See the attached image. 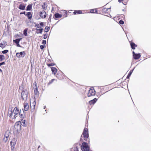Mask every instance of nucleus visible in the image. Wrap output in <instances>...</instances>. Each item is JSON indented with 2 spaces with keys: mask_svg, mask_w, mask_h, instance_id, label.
Here are the masks:
<instances>
[{
  "mask_svg": "<svg viewBox=\"0 0 151 151\" xmlns=\"http://www.w3.org/2000/svg\"><path fill=\"white\" fill-rule=\"evenodd\" d=\"M13 107L9 108L8 111L9 116L12 119H15L18 116V114L20 112L21 110L17 107L14 108L13 110Z\"/></svg>",
  "mask_w": 151,
  "mask_h": 151,
  "instance_id": "obj_1",
  "label": "nucleus"
},
{
  "mask_svg": "<svg viewBox=\"0 0 151 151\" xmlns=\"http://www.w3.org/2000/svg\"><path fill=\"white\" fill-rule=\"evenodd\" d=\"M21 122L19 121L16 122L14 126V131L16 133H18L21 130Z\"/></svg>",
  "mask_w": 151,
  "mask_h": 151,
  "instance_id": "obj_2",
  "label": "nucleus"
},
{
  "mask_svg": "<svg viewBox=\"0 0 151 151\" xmlns=\"http://www.w3.org/2000/svg\"><path fill=\"white\" fill-rule=\"evenodd\" d=\"M81 148L83 151H89L90 149L87 143L85 142L82 143Z\"/></svg>",
  "mask_w": 151,
  "mask_h": 151,
  "instance_id": "obj_3",
  "label": "nucleus"
},
{
  "mask_svg": "<svg viewBox=\"0 0 151 151\" xmlns=\"http://www.w3.org/2000/svg\"><path fill=\"white\" fill-rule=\"evenodd\" d=\"M21 97L23 100L26 101L27 99V90H23L21 93Z\"/></svg>",
  "mask_w": 151,
  "mask_h": 151,
  "instance_id": "obj_4",
  "label": "nucleus"
},
{
  "mask_svg": "<svg viewBox=\"0 0 151 151\" xmlns=\"http://www.w3.org/2000/svg\"><path fill=\"white\" fill-rule=\"evenodd\" d=\"M82 134L83 135V136L84 138V140H86V139H87L89 136L88 128L86 127H85L84 129Z\"/></svg>",
  "mask_w": 151,
  "mask_h": 151,
  "instance_id": "obj_5",
  "label": "nucleus"
},
{
  "mask_svg": "<svg viewBox=\"0 0 151 151\" xmlns=\"http://www.w3.org/2000/svg\"><path fill=\"white\" fill-rule=\"evenodd\" d=\"M96 91L94 89L90 88L88 91V96L90 97L91 96H93L95 95Z\"/></svg>",
  "mask_w": 151,
  "mask_h": 151,
  "instance_id": "obj_6",
  "label": "nucleus"
},
{
  "mask_svg": "<svg viewBox=\"0 0 151 151\" xmlns=\"http://www.w3.org/2000/svg\"><path fill=\"white\" fill-rule=\"evenodd\" d=\"M26 55L24 51L21 52H17L16 53V55L17 57L18 58L21 57H24Z\"/></svg>",
  "mask_w": 151,
  "mask_h": 151,
  "instance_id": "obj_7",
  "label": "nucleus"
},
{
  "mask_svg": "<svg viewBox=\"0 0 151 151\" xmlns=\"http://www.w3.org/2000/svg\"><path fill=\"white\" fill-rule=\"evenodd\" d=\"M40 16L42 18H45L46 17V13L44 10L40 12Z\"/></svg>",
  "mask_w": 151,
  "mask_h": 151,
  "instance_id": "obj_8",
  "label": "nucleus"
},
{
  "mask_svg": "<svg viewBox=\"0 0 151 151\" xmlns=\"http://www.w3.org/2000/svg\"><path fill=\"white\" fill-rule=\"evenodd\" d=\"M24 111L23 109H22V110H21L20 112L19 113V117L22 119L24 118Z\"/></svg>",
  "mask_w": 151,
  "mask_h": 151,
  "instance_id": "obj_9",
  "label": "nucleus"
},
{
  "mask_svg": "<svg viewBox=\"0 0 151 151\" xmlns=\"http://www.w3.org/2000/svg\"><path fill=\"white\" fill-rule=\"evenodd\" d=\"M25 7V5L24 4H21L19 5L18 8L20 10H24Z\"/></svg>",
  "mask_w": 151,
  "mask_h": 151,
  "instance_id": "obj_10",
  "label": "nucleus"
},
{
  "mask_svg": "<svg viewBox=\"0 0 151 151\" xmlns=\"http://www.w3.org/2000/svg\"><path fill=\"white\" fill-rule=\"evenodd\" d=\"M52 74L55 75L57 71V69L55 67H52L51 68Z\"/></svg>",
  "mask_w": 151,
  "mask_h": 151,
  "instance_id": "obj_11",
  "label": "nucleus"
},
{
  "mask_svg": "<svg viewBox=\"0 0 151 151\" xmlns=\"http://www.w3.org/2000/svg\"><path fill=\"white\" fill-rule=\"evenodd\" d=\"M97 99L95 98L89 101V103L90 105L94 104L97 101Z\"/></svg>",
  "mask_w": 151,
  "mask_h": 151,
  "instance_id": "obj_12",
  "label": "nucleus"
},
{
  "mask_svg": "<svg viewBox=\"0 0 151 151\" xmlns=\"http://www.w3.org/2000/svg\"><path fill=\"white\" fill-rule=\"evenodd\" d=\"M29 106L27 103H25L24 104V111H27L29 109Z\"/></svg>",
  "mask_w": 151,
  "mask_h": 151,
  "instance_id": "obj_13",
  "label": "nucleus"
},
{
  "mask_svg": "<svg viewBox=\"0 0 151 151\" xmlns=\"http://www.w3.org/2000/svg\"><path fill=\"white\" fill-rule=\"evenodd\" d=\"M135 60L139 59L141 57V55L140 53H136L133 56Z\"/></svg>",
  "mask_w": 151,
  "mask_h": 151,
  "instance_id": "obj_14",
  "label": "nucleus"
},
{
  "mask_svg": "<svg viewBox=\"0 0 151 151\" xmlns=\"http://www.w3.org/2000/svg\"><path fill=\"white\" fill-rule=\"evenodd\" d=\"M26 16L29 19H30L32 17V15L31 12H29L27 13Z\"/></svg>",
  "mask_w": 151,
  "mask_h": 151,
  "instance_id": "obj_15",
  "label": "nucleus"
},
{
  "mask_svg": "<svg viewBox=\"0 0 151 151\" xmlns=\"http://www.w3.org/2000/svg\"><path fill=\"white\" fill-rule=\"evenodd\" d=\"M130 45L131 48L133 50L135 49V47H137V45L133 42H130Z\"/></svg>",
  "mask_w": 151,
  "mask_h": 151,
  "instance_id": "obj_16",
  "label": "nucleus"
},
{
  "mask_svg": "<svg viewBox=\"0 0 151 151\" xmlns=\"http://www.w3.org/2000/svg\"><path fill=\"white\" fill-rule=\"evenodd\" d=\"M36 88L34 90V93L35 95L37 96L39 94V92L38 91V89L37 85H35V86Z\"/></svg>",
  "mask_w": 151,
  "mask_h": 151,
  "instance_id": "obj_17",
  "label": "nucleus"
},
{
  "mask_svg": "<svg viewBox=\"0 0 151 151\" xmlns=\"http://www.w3.org/2000/svg\"><path fill=\"white\" fill-rule=\"evenodd\" d=\"M32 4H29L26 7V10L27 11H30L32 9Z\"/></svg>",
  "mask_w": 151,
  "mask_h": 151,
  "instance_id": "obj_18",
  "label": "nucleus"
},
{
  "mask_svg": "<svg viewBox=\"0 0 151 151\" xmlns=\"http://www.w3.org/2000/svg\"><path fill=\"white\" fill-rule=\"evenodd\" d=\"M54 16L55 18H61L62 15V14H59L58 13H55L54 14Z\"/></svg>",
  "mask_w": 151,
  "mask_h": 151,
  "instance_id": "obj_19",
  "label": "nucleus"
},
{
  "mask_svg": "<svg viewBox=\"0 0 151 151\" xmlns=\"http://www.w3.org/2000/svg\"><path fill=\"white\" fill-rule=\"evenodd\" d=\"M110 8H104L102 10V13H105L108 12L107 11H108V10H110V11H111L110 10Z\"/></svg>",
  "mask_w": 151,
  "mask_h": 151,
  "instance_id": "obj_20",
  "label": "nucleus"
},
{
  "mask_svg": "<svg viewBox=\"0 0 151 151\" xmlns=\"http://www.w3.org/2000/svg\"><path fill=\"white\" fill-rule=\"evenodd\" d=\"M9 131H6L5 132V134H4V137L7 138H8V137L9 136Z\"/></svg>",
  "mask_w": 151,
  "mask_h": 151,
  "instance_id": "obj_21",
  "label": "nucleus"
},
{
  "mask_svg": "<svg viewBox=\"0 0 151 151\" xmlns=\"http://www.w3.org/2000/svg\"><path fill=\"white\" fill-rule=\"evenodd\" d=\"M16 143L14 140H12V141H11V142L10 144H11V146H12V150H13V149H14V146H15Z\"/></svg>",
  "mask_w": 151,
  "mask_h": 151,
  "instance_id": "obj_22",
  "label": "nucleus"
},
{
  "mask_svg": "<svg viewBox=\"0 0 151 151\" xmlns=\"http://www.w3.org/2000/svg\"><path fill=\"white\" fill-rule=\"evenodd\" d=\"M134 68H134L133 69H132V70H130V71H129V73L127 77V78L128 79L129 78L130 76L131 75V74H132V73L133 72V71Z\"/></svg>",
  "mask_w": 151,
  "mask_h": 151,
  "instance_id": "obj_23",
  "label": "nucleus"
},
{
  "mask_svg": "<svg viewBox=\"0 0 151 151\" xmlns=\"http://www.w3.org/2000/svg\"><path fill=\"white\" fill-rule=\"evenodd\" d=\"M47 6H46V4L45 3H44L43 5L42 6V8L43 9L46 10L47 9Z\"/></svg>",
  "mask_w": 151,
  "mask_h": 151,
  "instance_id": "obj_24",
  "label": "nucleus"
},
{
  "mask_svg": "<svg viewBox=\"0 0 151 151\" xmlns=\"http://www.w3.org/2000/svg\"><path fill=\"white\" fill-rule=\"evenodd\" d=\"M25 120H23V119H22L21 120V122L22 123V124L21 125L22 126H24V127H26V124H25Z\"/></svg>",
  "mask_w": 151,
  "mask_h": 151,
  "instance_id": "obj_25",
  "label": "nucleus"
},
{
  "mask_svg": "<svg viewBox=\"0 0 151 151\" xmlns=\"http://www.w3.org/2000/svg\"><path fill=\"white\" fill-rule=\"evenodd\" d=\"M97 11L96 9H91V10L90 12L92 13H97Z\"/></svg>",
  "mask_w": 151,
  "mask_h": 151,
  "instance_id": "obj_26",
  "label": "nucleus"
},
{
  "mask_svg": "<svg viewBox=\"0 0 151 151\" xmlns=\"http://www.w3.org/2000/svg\"><path fill=\"white\" fill-rule=\"evenodd\" d=\"M36 30L37 31H39V32H37V33L38 34L40 33L41 34L43 30V29L42 28H40L39 29H36Z\"/></svg>",
  "mask_w": 151,
  "mask_h": 151,
  "instance_id": "obj_27",
  "label": "nucleus"
},
{
  "mask_svg": "<svg viewBox=\"0 0 151 151\" xmlns=\"http://www.w3.org/2000/svg\"><path fill=\"white\" fill-rule=\"evenodd\" d=\"M5 58L4 55H0V62L2 61Z\"/></svg>",
  "mask_w": 151,
  "mask_h": 151,
  "instance_id": "obj_28",
  "label": "nucleus"
},
{
  "mask_svg": "<svg viewBox=\"0 0 151 151\" xmlns=\"http://www.w3.org/2000/svg\"><path fill=\"white\" fill-rule=\"evenodd\" d=\"M28 30L27 28L25 29L23 31V34L25 36H27V32Z\"/></svg>",
  "mask_w": 151,
  "mask_h": 151,
  "instance_id": "obj_29",
  "label": "nucleus"
},
{
  "mask_svg": "<svg viewBox=\"0 0 151 151\" xmlns=\"http://www.w3.org/2000/svg\"><path fill=\"white\" fill-rule=\"evenodd\" d=\"M50 27L48 26H46L45 29V32H47L49 30Z\"/></svg>",
  "mask_w": 151,
  "mask_h": 151,
  "instance_id": "obj_30",
  "label": "nucleus"
},
{
  "mask_svg": "<svg viewBox=\"0 0 151 151\" xmlns=\"http://www.w3.org/2000/svg\"><path fill=\"white\" fill-rule=\"evenodd\" d=\"M34 24H35V27H36L37 28H40L41 27L40 26L39 24H37L35 22H34Z\"/></svg>",
  "mask_w": 151,
  "mask_h": 151,
  "instance_id": "obj_31",
  "label": "nucleus"
},
{
  "mask_svg": "<svg viewBox=\"0 0 151 151\" xmlns=\"http://www.w3.org/2000/svg\"><path fill=\"white\" fill-rule=\"evenodd\" d=\"M55 65V64L53 63H50L49 64H47V65L49 67L53 66Z\"/></svg>",
  "mask_w": 151,
  "mask_h": 151,
  "instance_id": "obj_32",
  "label": "nucleus"
},
{
  "mask_svg": "<svg viewBox=\"0 0 151 151\" xmlns=\"http://www.w3.org/2000/svg\"><path fill=\"white\" fill-rule=\"evenodd\" d=\"M8 52V50H4L2 51V52L3 54H6Z\"/></svg>",
  "mask_w": 151,
  "mask_h": 151,
  "instance_id": "obj_33",
  "label": "nucleus"
},
{
  "mask_svg": "<svg viewBox=\"0 0 151 151\" xmlns=\"http://www.w3.org/2000/svg\"><path fill=\"white\" fill-rule=\"evenodd\" d=\"M0 47L2 48H4L5 47V46L4 45L2 42L0 43Z\"/></svg>",
  "mask_w": 151,
  "mask_h": 151,
  "instance_id": "obj_34",
  "label": "nucleus"
},
{
  "mask_svg": "<svg viewBox=\"0 0 151 151\" xmlns=\"http://www.w3.org/2000/svg\"><path fill=\"white\" fill-rule=\"evenodd\" d=\"M13 42L15 43L16 44L19 42L18 40H17V39L13 40Z\"/></svg>",
  "mask_w": 151,
  "mask_h": 151,
  "instance_id": "obj_35",
  "label": "nucleus"
},
{
  "mask_svg": "<svg viewBox=\"0 0 151 151\" xmlns=\"http://www.w3.org/2000/svg\"><path fill=\"white\" fill-rule=\"evenodd\" d=\"M54 80H55L54 79H52L51 81H49V83H48V84H51L53 82V81Z\"/></svg>",
  "mask_w": 151,
  "mask_h": 151,
  "instance_id": "obj_36",
  "label": "nucleus"
},
{
  "mask_svg": "<svg viewBox=\"0 0 151 151\" xmlns=\"http://www.w3.org/2000/svg\"><path fill=\"white\" fill-rule=\"evenodd\" d=\"M48 35L47 34H45L44 35L43 38L44 39H46L47 38Z\"/></svg>",
  "mask_w": 151,
  "mask_h": 151,
  "instance_id": "obj_37",
  "label": "nucleus"
},
{
  "mask_svg": "<svg viewBox=\"0 0 151 151\" xmlns=\"http://www.w3.org/2000/svg\"><path fill=\"white\" fill-rule=\"evenodd\" d=\"M82 12L81 10H77V14H82Z\"/></svg>",
  "mask_w": 151,
  "mask_h": 151,
  "instance_id": "obj_38",
  "label": "nucleus"
},
{
  "mask_svg": "<svg viewBox=\"0 0 151 151\" xmlns=\"http://www.w3.org/2000/svg\"><path fill=\"white\" fill-rule=\"evenodd\" d=\"M119 23L121 24H123L124 23V22L122 20H120L119 21Z\"/></svg>",
  "mask_w": 151,
  "mask_h": 151,
  "instance_id": "obj_39",
  "label": "nucleus"
},
{
  "mask_svg": "<svg viewBox=\"0 0 151 151\" xmlns=\"http://www.w3.org/2000/svg\"><path fill=\"white\" fill-rule=\"evenodd\" d=\"M46 42V40H43L42 41V44L43 45H45Z\"/></svg>",
  "mask_w": 151,
  "mask_h": 151,
  "instance_id": "obj_40",
  "label": "nucleus"
},
{
  "mask_svg": "<svg viewBox=\"0 0 151 151\" xmlns=\"http://www.w3.org/2000/svg\"><path fill=\"white\" fill-rule=\"evenodd\" d=\"M5 62H3L1 63H0V66H1V65H5Z\"/></svg>",
  "mask_w": 151,
  "mask_h": 151,
  "instance_id": "obj_41",
  "label": "nucleus"
},
{
  "mask_svg": "<svg viewBox=\"0 0 151 151\" xmlns=\"http://www.w3.org/2000/svg\"><path fill=\"white\" fill-rule=\"evenodd\" d=\"M40 24L42 27H43L44 26V23L42 22H40Z\"/></svg>",
  "mask_w": 151,
  "mask_h": 151,
  "instance_id": "obj_42",
  "label": "nucleus"
},
{
  "mask_svg": "<svg viewBox=\"0 0 151 151\" xmlns=\"http://www.w3.org/2000/svg\"><path fill=\"white\" fill-rule=\"evenodd\" d=\"M45 46L44 45H41L40 46V48L41 50H43Z\"/></svg>",
  "mask_w": 151,
  "mask_h": 151,
  "instance_id": "obj_43",
  "label": "nucleus"
},
{
  "mask_svg": "<svg viewBox=\"0 0 151 151\" xmlns=\"http://www.w3.org/2000/svg\"><path fill=\"white\" fill-rule=\"evenodd\" d=\"M74 151H79L78 150V148L77 147H76Z\"/></svg>",
  "mask_w": 151,
  "mask_h": 151,
  "instance_id": "obj_44",
  "label": "nucleus"
},
{
  "mask_svg": "<svg viewBox=\"0 0 151 151\" xmlns=\"http://www.w3.org/2000/svg\"><path fill=\"white\" fill-rule=\"evenodd\" d=\"M6 42L5 41H4L3 42V43L4 45L5 46L6 45Z\"/></svg>",
  "mask_w": 151,
  "mask_h": 151,
  "instance_id": "obj_45",
  "label": "nucleus"
},
{
  "mask_svg": "<svg viewBox=\"0 0 151 151\" xmlns=\"http://www.w3.org/2000/svg\"><path fill=\"white\" fill-rule=\"evenodd\" d=\"M8 138H4V141L5 142H6L7 140H8Z\"/></svg>",
  "mask_w": 151,
  "mask_h": 151,
  "instance_id": "obj_46",
  "label": "nucleus"
},
{
  "mask_svg": "<svg viewBox=\"0 0 151 151\" xmlns=\"http://www.w3.org/2000/svg\"><path fill=\"white\" fill-rule=\"evenodd\" d=\"M16 45H17V47H22V46H21L20 45H19V43H17Z\"/></svg>",
  "mask_w": 151,
  "mask_h": 151,
  "instance_id": "obj_47",
  "label": "nucleus"
},
{
  "mask_svg": "<svg viewBox=\"0 0 151 151\" xmlns=\"http://www.w3.org/2000/svg\"><path fill=\"white\" fill-rule=\"evenodd\" d=\"M65 11V17H67V12Z\"/></svg>",
  "mask_w": 151,
  "mask_h": 151,
  "instance_id": "obj_48",
  "label": "nucleus"
},
{
  "mask_svg": "<svg viewBox=\"0 0 151 151\" xmlns=\"http://www.w3.org/2000/svg\"><path fill=\"white\" fill-rule=\"evenodd\" d=\"M51 17H50H50H49L48 20L49 22H51Z\"/></svg>",
  "mask_w": 151,
  "mask_h": 151,
  "instance_id": "obj_49",
  "label": "nucleus"
},
{
  "mask_svg": "<svg viewBox=\"0 0 151 151\" xmlns=\"http://www.w3.org/2000/svg\"><path fill=\"white\" fill-rule=\"evenodd\" d=\"M73 14H77V10L73 12Z\"/></svg>",
  "mask_w": 151,
  "mask_h": 151,
  "instance_id": "obj_50",
  "label": "nucleus"
},
{
  "mask_svg": "<svg viewBox=\"0 0 151 151\" xmlns=\"http://www.w3.org/2000/svg\"><path fill=\"white\" fill-rule=\"evenodd\" d=\"M22 39V38H18L17 39V40L19 42L20 40Z\"/></svg>",
  "mask_w": 151,
  "mask_h": 151,
  "instance_id": "obj_51",
  "label": "nucleus"
},
{
  "mask_svg": "<svg viewBox=\"0 0 151 151\" xmlns=\"http://www.w3.org/2000/svg\"><path fill=\"white\" fill-rule=\"evenodd\" d=\"M20 14H24L25 15V12H23L20 13Z\"/></svg>",
  "mask_w": 151,
  "mask_h": 151,
  "instance_id": "obj_52",
  "label": "nucleus"
},
{
  "mask_svg": "<svg viewBox=\"0 0 151 151\" xmlns=\"http://www.w3.org/2000/svg\"><path fill=\"white\" fill-rule=\"evenodd\" d=\"M58 78L59 76V74L58 73L56 76Z\"/></svg>",
  "mask_w": 151,
  "mask_h": 151,
  "instance_id": "obj_53",
  "label": "nucleus"
},
{
  "mask_svg": "<svg viewBox=\"0 0 151 151\" xmlns=\"http://www.w3.org/2000/svg\"><path fill=\"white\" fill-rule=\"evenodd\" d=\"M123 1V0H118V1L120 3L121 2H122V1Z\"/></svg>",
  "mask_w": 151,
  "mask_h": 151,
  "instance_id": "obj_54",
  "label": "nucleus"
},
{
  "mask_svg": "<svg viewBox=\"0 0 151 151\" xmlns=\"http://www.w3.org/2000/svg\"><path fill=\"white\" fill-rule=\"evenodd\" d=\"M132 54H133V56H134L135 54L136 53H135V52H134V51H133V52H132Z\"/></svg>",
  "mask_w": 151,
  "mask_h": 151,
  "instance_id": "obj_55",
  "label": "nucleus"
},
{
  "mask_svg": "<svg viewBox=\"0 0 151 151\" xmlns=\"http://www.w3.org/2000/svg\"><path fill=\"white\" fill-rule=\"evenodd\" d=\"M46 108V106H44V109H45Z\"/></svg>",
  "mask_w": 151,
  "mask_h": 151,
  "instance_id": "obj_56",
  "label": "nucleus"
},
{
  "mask_svg": "<svg viewBox=\"0 0 151 151\" xmlns=\"http://www.w3.org/2000/svg\"><path fill=\"white\" fill-rule=\"evenodd\" d=\"M0 71L1 72H2V70H1V69H0Z\"/></svg>",
  "mask_w": 151,
  "mask_h": 151,
  "instance_id": "obj_57",
  "label": "nucleus"
},
{
  "mask_svg": "<svg viewBox=\"0 0 151 151\" xmlns=\"http://www.w3.org/2000/svg\"><path fill=\"white\" fill-rule=\"evenodd\" d=\"M24 2H27V0H24Z\"/></svg>",
  "mask_w": 151,
  "mask_h": 151,
  "instance_id": "obj_58",
  "label": "nucleus"
},
{
  "mask_svg": "<svg viewBox=\"0 0 151 151\" xmlns=\"http://www.w3.org/2000/svg\"><path fill=\"white\" fill-rule=\"evenodd\" d=\"M122 11H124V9H123L122 10Z\"/></svg>",
  "mask_w": 151,
  "mask_h": 151,
  "instance_id": "obj_59",
  "label": "nucleus"
},
{
  "mask_svg": "<svg viewBox=\"0 0 151 151\" xmlns=\"http://www.w3.org/2000/svg\"><path fill=\"white\" fill-rule=\"evenodd\" d=\"M109 15L110 16V17H111V16L110 14H109Z\"/></svg>",
  "mask_w": 151,
  "mask_h": 151,
  "instance_id": "obj_60",
  "label": "nucleus"
},
{
  "mask_svg": "<svg viewBox=\"0 0 151 151\" xmlns=\"http://www.w3.org/2000/svg\"><path fill=\"white\" fill-rule=\"evenodd\" d=\"M50 15V17H51V16H52L51 15V14Z\"/></svg>",
  "mask_w": 151,
  "mask_h": 151,
  "instance_id": "obj_61",
  "label": "nucleus"
},
{
  "mask_svg": "<svg viewBox=\"0 0 151 151\" xmlns=\"http://www.w3.org/2000/svg\"><path fill=\"white\" fill-rule=\"evenodd\" d=\"M129 1V0H127V1Z\"/></svg>",
  "mask_w": 151,
  "mask_h": 151,
  "instance_id": "obj_62",
  "label": "nucleus"
},
{
  "mask_svg": "<svg viewBox=\"0 0 151 151\" xmlns=\"http://www.w3.org/2000/svg\"><path fill=\"white\" fill-rule=\"evenodd\" d=\"M36 0H35V1H36Z\"/></svg>",
  "mask_w": 151,
  "mask_h": 151,
  "instance_id": "obj_63",
  "label": "nucleus"
},
{
  "mask_svg": "<svg viewBox=\"0 0 151 151\" xmlns=\"http://www.w3.org/2000/svg\"><path fill=\"white\" fill-rule=\"evenodd\" d=\"M127 1V0H126Z\"/></svg>",
  "mask_w": 151,
  "mask_h": 151,
  "instance_id": "obj_64",
  "label": "nucleus"
}]
</instances>
